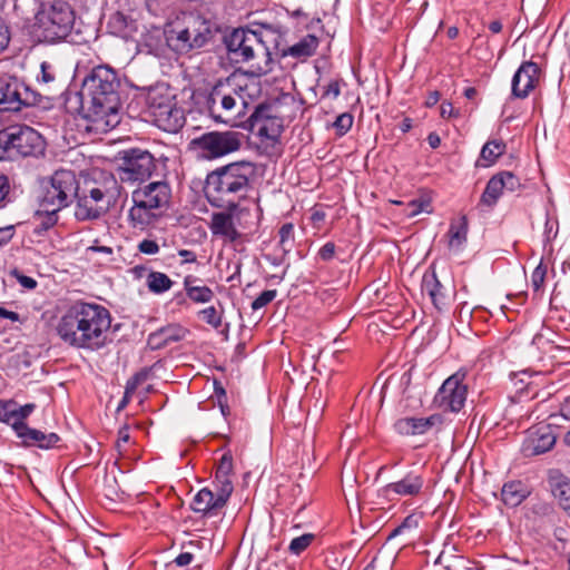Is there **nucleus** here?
I'll list each match as a JSON object with an SVG mask.
<instances>
[{"mask_svg":"<svg viewBox=\"0 0 570 570\" xmlns=\"http://www.w3.org/2000/svg\"><path fill=\"white\" fill-rule=\"evenodd\" d=\"M111 320L105 306L77 301L58 318L55 332L70 347L98 351L107 344Z\"/></svg>","mask_w":570,"mask_h":570,"instance_id":"nucleus-1","label":"nucleus"},{"mask_svg":"<svg viewBox=\"0 0 570 570\" xmlns=\"http://www.w3.org/2000/svg\"><path fill=\"white\" fill-rule=\"evenodd\" d=\"M257 175V164L246 159L219 166L206 177V197L210 205L235 212L253 190Z\"/></svg>","mask_w":570,"mask_h":570,"instance_id":"nucleus-2","label":"nucleus"},{"mask_svg":"<svg viewBox=\"0 0 570 570\" xmlns=\"http://www.w3.org/2000/svg\"><path fill=\"white\" fill-rule=\"evenodd\" d=\"M120 80L117 72L108 66L95 67L83 79L81 88L82 107L86 117L96 124L106 126L118 124L120 102Z\"/></svg>","mask_w":570,"mask_h":570,"instance_id":"nucleus-3","label":"nucleus"},{"mask_svg":"<svg viewBox=\"0 0 570 570\" xmlns=\"http://www.w3.org/2000/svg\"><path fill=\"white\" fill-rule=\"evenodd\" d=\"M218 31L215 22L196 11L178 14L165 29L167 46L178 55H187L210 42Z\"/></svg>","mask_w":570,"mask_h":570,"instance_id":"nucleus-4","label":"nucleus"},{"mask_svg":"<svg viewBox=\"0 0 570 570\" xmlns=\"http://www.w3.org/2000/svg\"><path fill=\"white\" fill-rule=\"evenodd\" d=\"M75 19V11L67 1H45L32 24V35L39 42L58 43L71 33Z\"/></svg>","mask_w":570,"mask_h":570,"instance_id":"nucleus-5","label":"nucleus"},{"mask_svg":"<svg viewBox=\"0 0 570 570\" xmlns=\"http://www.w3.org/2000/svg\"><path fill=\"white\" fill-rule=\"evenodd\" d=\"M171 198V188L167 181H151L140 186L131 194L132 207L128 217L134 228H145L153 224Z\"/></svg>","mask_w":570,"mask_h":570,"instance_id":"nucleus-6","label":"nucleus"},{"mask_svg":"<svg viewBox=\"0 0 570 570\" xmlns=\"http://www.w3.org/2000/svg\"><path fill=\"white\" fill-rule=\"evenodd\" d=\"M230 78L218 80L206 97V108L212 119L229 126H236L245 109V100Z\"/></svg>","mask_w":570,"mask_h":570,"instance_id":"nucleus-7","label":"nucleus"},{"mask_svg":"<svg viewBox=\"0 0 570 570\" xmlns=\"http://www.w3.org/2000/svg\"><path fill=\"white\" fill-rule=\"evenodd\" d=\"M229 58L236 62H247L262 58L264 66L259 62L252 65L257 75L267 73L272 56L268 47L263 42L261 35L249 29H234L224 38Z\"/></svg>","mask_w":570,"mask_h":570,"instance_id":"nucleus-8","label":"nucleus"},{"mask_svg":"<svg viewBox=\"0 0 570 570\" xmlns=\"http://www.w3.org/2000/svg\"><path fill=\"white\" fill-rule=\"evenodd\" d=\"M147 114L154 124L168 132H176L185 122L184 111L177 107L175 96L168 87H151L146 96Z\"/></svg>","mask_w":570,"mask_h":570,"instance_id":"nucleus-9","label":"nucleus"},{"mask_svg":"<svg viewBox=\"0 0 570 570\" xmlns=\"http://www.w3.org/2000/svg\"><path fill=\"white\" fill-rule=\"evenodd\" d=\"M0 147L9 156L38 157L46 149L43 137L26 125H13L0 130Z\"/></svg>","mask_w":570,"mask_h":570,"instance_id":"nucleus-10","label":"nucleus"},{"mask_svg":"<svg viewBox=\"0 0 570 570\" xmlns=\"http://www.w3.org/2000/svg\"><path fill=\"white\" fill-rule=\"evenodd\" d=\"M118 155L119 165L116 171L124 184H141L148 180L157 169L156 159L148 150L129 148Z\"/></svg>","mask_w":570,"mask_h":570,"instance_id":"nucleus-11","label":"nucleus"},{"mask_svg":"<svg viewBox=\"0 0 570 570\" xmlns=\"http://www.w3.org/2000/svg\"><path fill=\"white\" fill-rule=\"evenodd\" d=\"M76 198L75 217L79 222L100 218L115 203V194L104 185L96 183L78 189Z\"/></svg>","mask_w":570,"mask_h":570,"instance_id":"nucleus-12","label":"nucleus"},{"mask_svg":"<svg viewBox=\"0 0 570 570\" xmlns=\"http://www.w3.org/2000/svg\"><path fill=\"white\" fill-rule=\"evenodd\" d=\"M244 135L239 131H207L191 140L199 157L214 160L238 151L243 145Z\"/></svg>","mask_w":570,"mask_h":570,"instance_id":"nucleus-13","label":"nucleus"},{"mask_svg":"<svg viewBox=\"0 0 570 570\" xmlns=\"http://www.w3.org/2000/svg\"><path fill=\"white\" fill-rule=\"evenodd\" d=\"M39 95L11 73H0V112H16L38 102Z\"/></svg>","mask_w":570,"mask_h":570,"instance_id":"nucleus-14","label":"nucleus"},{"mask_svg":"<svg viewBox=\"0 0 570 570\" xmlns=\"http://www.w3.org/2000/svg\"><path fill=\"white\" fill-rule=\"evenodd\" d=\"M78 189L79 184L73 171L56 170L50 178L49 186L46 187L40 206L47 207L49 205L56 209H62L76 198Z\"/></svg>","mask_w":570,"mask_h":570,"instance_id":"nucleus-15","label":"nucleus"},{"mask_svg":"<svg viewBox=\"0 0 570 570\" xmlns=\"http://www.w3.org/2000/svg\"><path fill=\"white\" fill-rule=\"evenodd\" d=\"M468 370L459 368L450 375L439 389L435 395V403L450 412H460L465 404L469 386L466 384Z\"/></svg>","mask_w":570,"mask_h":570,"instance_id":"nucleus-16","label":"nucleus"},{"mask_svg":"<svg viewBox=\"0 0 570 570\" xmlns=\"http://www.w3.org/2000/svg\"><path fill=\"white\" fill-rule=\"evenodd\" d=\"M230 493L226 489L218 487L203 488L194 497L190 509L200 513L203 517L212 518L220 513L223 508L227 504Z\"/></svg>","mask_w":570,"mask_h":570,"instance_id":"nucleus-17","label":"nucleus"},{"mask_svg":"<svg viewBox=\"0 0 570 570\" xmlns=\"http://www.w3.org/2000/svg\"><path fill=\"white\" fill-rule=\"evenodd\" d=\"M425 479L420 471L412 470L400 480L391 482L382 488V495L390 501L401 498H415L422 494Z\"/></svg>","mask_w":570,"mask_h":570,"instance_id":"nucleus-18","label":"nucleus"},{"mask_svg":"<svg viewBox=\"0 0 570 570\" xmlns=\"http://www.w3.org/2000/svg\"><path fill=\"white\" fill-rule=\"evenodd\" d=\"M541 69L533 61H523L511 81V96L517 99H525L538 87Z\"/></svg>","mask_w":570,"mask_h":570,"instance_id":"nucleus-19","label":"nucleus"},{"mask_svg":"<svg viewBox=\"0 0 570 570\" xmlns=\"http://www.w3.org/2000/svg\"><path fill=\"white\" fill-rule=\"evenodd\" d=\"M556 440L550 425L535 426L528 431L521 451L528 458L543 454L553 448Z\"/></svg>","mask_w":570,"mask_h":570,"instance_id":"nucleus-20","label":"nucleus"},{"mask_svg":"<svg viewBox=\"0 0 570 570\" xmlns=\"http://www.w3.org/2000/svg\"><path fill=\"white\" fill-rule=\"evenodd\" d=\"M17 436L21 439L24 446H37L42 450L59 448L61 442V438L55 432L45 433L40 430L21 425L17 428Z\"/></svg>","mask_w":570,"mask_h":570,"instance_id":"nucleus-21","label":"nucleus"},{"mask_svg":"<svg viewBox=\"0 0 570 570\" xmlns=\"http://www.w3.org/2000/svg\"><path fill=\"white\" fill-rule=\"evenodd\" d=\"M188 330L180 324H168L149 334L147 344L151 350H160L171 343L184 340Z\"/></svg>","mask_w":570,"mask_h":570,"instance_id":"nucleus-22","label":"nucleus"},{"mask_svg":"<svg viewBox=\"0 0 570 570\" xmlns=\"http://www.w3.org/2000/svg\"><path fill=\"white\" fill-rule=\"evenodd\" d=\"M548 483L560 508L570 515V479L559 470H550Z\"/></svg>","mask_w":570,"mask_h":570,"instance_id":"nucleus-23","label":"nucleus"},{"mask_svg":"<svg viewBox=\"0 0 570 570\" xmlns=\"http://www.w3.org/2000/svg\"><path fill=\"white\" fill-rule=\"evenodd\" d=\"M252 127L256 128L257 135L269 140H277L281 136L283 127L276 117H263V110L256 109L250 116Z\"/></svg>","mask_w":570,"mask_h":570,"instance_id":"nucleus-24","label":"nucleus"},{"mask_svg":"<svg viewBox=\"0 0 570 570\" xmlns=\"http://www.w3.org/2000/svg\"><path fill=\"white\" fill-rule=\"evenodd\" d=\"M210 229L214 235L223 236L228 242H235L240 237L230 213H214Z\"/></svg>","mask_w":570,"mask_h":570,"instance_id":"nucleus-25","label":"nucleus"},{"mask_svg":"<svg viewBox=\"0 0 570 570\" xmlns=\"http://www.w3.org/2000/svg\"><path fill=\"white\" fill-rule=\"evenodd\" d=\"M422 291L426 293L435 308L441 311L446 304L444 286L440 283L434 271L426 272L422 278Z\"/></svg>","mask_w":570,"mask_h":570,"instance_id":"nucleus-26","label":"nucleus"},{"mask_svg":"<svg viewBox=\"0 0 570 570\" xmlns=\"http://www.w3.org/2000/svg\"><path fill=\"white\" fill-rule=\"evenodd\" d=\"M107 27L109 32L120 38H129L137 31V22L130 16L117 11L109 17Z\"/></svg>","mask_w":570,"mask_h":570,"instance_id":"nucleus-27","label":"nucleus"},{"mask_svg":"<svg viewBox=\"0 0 570 570\" xmlns=\"http://www.w3.org/2000/svg\"><path fill=\"white\" fill-rule=\"evenodd\" d=\"M233 473V456L230 452H226L222 455L215 472V479L212 483L213 487L226 489L228 493H233L234 485L230 479Z\"/></svg>","mask_w":570,"mask_h":570,"instance_id":"nucleus-28","label":"nucleus"},{"mask_svg":"<svg viewBox=\"0 0 570 570\" xmlns=\"http://www.w3.org/2000/svg\"><path fill=\"white\" fill-rule=\"evenodd\" d=\"M507 144L501 139L487 141L475 163L476 167H490L505 153Z\"/></svg>","mask_w":570,"mask_h":570,"instance_id":"nucleus-29","label":"nucleus"},{"mask_svg":"<svg viewBox=\"0 0 570 570\" xmlns=\"http://www.w3.org/2000/svg\"><path fill=\"white\" fill-rule=\"evenodd\" d=\"M318 38L314 35H306L297 43L283 51L284 56H291L297 59H306L313 56L318 47Z\"/></svg>","mask_w":570,"mask_h":570,"instance_id":"nucleus-30","label":"nucleus"},{"mask_svg":"<svg viewBox=\"0 0 570 570\" xmlns=\"http://www.w3.org/2000/svg\"><path fill=\"white\" fill-rule=\"evenodd\" d=\"M449 248L460 252L468 239V220L462 216L459 220L452 222L448 230Z\"/></svg>","mask_w":570,"mask_h":570,"instance_id":"nucleus-31","label":"nucleus"},{"mask_svg":"<svg viewBox=\"0 0 570 570\" xmlns=\"http://www.w3.org/2000/svg\"><path fill=\"white\" fill-rule=\"evenodd\" d=\"M527 497L528 491L520 481L508 482L501 490V499L509 507H518Z\"/></svg>","mask_w":570,"mask_h":570,"instance_id":"nucleus-32","label":"nucleus"},{"mask_svg":"<svg viewBox=\"0 0 570 570\" xmlns=\"http://www.w3.org/2000/svg\"><path fill=\"white\" fill-rule=\"evenodd\" d=\"M60 209L53 208V206L47 205L42 207V210H38L35 215L36 225L33 233L38 236H42L47 230L52 228L58 222V212Z\"/></svg>","mask_w":570,"mask_h":570,"instance_id":"nucleus-33","label":"nucleus"},{"mask_svg":"<svg viewBox=\"0 0 570 570\" xmlns=\"http://www.w3.org/2000/svg\"><path fill=\"white\" fill-rule=\"evenodd\" d=\"M502 178L500 176V173H498L497 175H493L487 186H485V189L484 191L482 193L481 195V203L489 206V207H492L497 204L498 199L500 198V196L502 195L503 190H504V183H502Z\"/></svg>","mask_w":570,"mask_h":570,"instance_id":"nucleus-34","label":"nucleus"},{"mask_svg":"<svg viewBox=\"0 0 570 570\" xmlns=\"http://www.w3.org/2000/svg\"><path fill=\"white\" fill-rule=\"evenodd\" d=\"M443 423L441 414H432L428 417L410 416V435H421L430 431L434 426Z\"/></svg>","mask_w":570,"mask_h":570,"instance_id":"nucleus-35","label":"nucleus"},{"mask_svg":"<svg viewBox=\"0 0 570 570\" xmlns=\"http://www.w3.org/2000/svg\"><path fill=\"white\" fill-rule=\"evenodd\" d=\"M146 284L151 293L163 294L173 287L174 282L165 273L150 272L147 276Z\"/></svg>","mask_w":570,"mask_h":570,"instance_id":"nucleus-36","label":"nucleus"},{"mask_svg":"<svg viewBox=\"0 0 570 570\" xmlns=\"http://www.w3.org/2000/svg\"><path fill=\"white\" fill-rule=\"evenodd\" d=\"M42 2L39 0H16L14 12L24 20H29L31 17L37 21V13L41 9Z\"/></svg>","mask_w":570,"mask_h":570,"instance_id":"nucleus-37","label":"nucleus"},{"mask_svg":"<svg viewBox=\"0 0 570 570\" xmlns=\"http://www.w3.org/2000/svg\"><path fill=\"white\" fill-rule=\"evenodd\" d=\"M279 247L284 254H288L294 247V225L292 223H285L278 230Z\"/></svg>","mask_w":570,"mask_h":570,"instance_id":"nucleus-38","label":"nucleus"},{"mask_svg":"<svg viewBox=\"0 0 570 570\" xmlns=\"http://www.w3.org/2000/svg\"><path fill=\"white\" fill-rule=\"evenodd\" d=\"M12 410L14 412L12 429L17 433L18 426H28L24 421L36 410V404L27 403L22 406H18V404L14 402V409Z\"/></svg>","mask_w":570,"mask_h":570,"instance_id":"nucleus-39","label":"nucleus"},{"mask_svg":"<svg viewBox=\"0 0 570 570\" xmlns=\"http://www.w3.org/2000/svg\"><path fill=\"white\" fill-rule=\"evenodd\" d=\"M215 294L213 289L208 286H195L194 288H188L187 297L194 303H208L214 298Z\"/></svg>","mask_w":570,"mask_h":570,"instance_id":"nucleus-40","label":"nucleus"},{"mask_svg":"<svg viewBox=\"0 0 570 570\" xmlns=\"http://www.w3.org/2000/svg\"><path fill=\"white\" fill-rule=\"evenodd\" d=\"M548 273V266L542 262L533 269L531 275V287L534 293H541L544 288V281Z\"/></svg>","mask_w":570,"mask_h":570,"instance_id":"nucleus-41","label":"nucleus"},{"mask_svg":"<svg viewBox=\"0 0 570 570\" xmlns=\"http://www.w3.org/2000/svg\"><path fill=\"white\" fill-rule=\"evenodd\" d=\"M198 316L214 328H218L222 325L223 312H219L215 306L199 311Z\"/></svg>","mask_w":570,"mask_h":570,"instance_id":"nucleus-42","label":"nucleus"},{"mask_svg":"<svg viewBox=\"0 0 570 570\" xmlns=\"http://www.w3.org/2000/svg\"><path fill=\"white\" fill-rule=\"evenodd\" d=\"M314 539L315 535L313 533H305L294 538L289 543L288 550L292 554L299 556L311 546Z\"/></svg>","mask_w":570,"mask_h":570,"instance_id":"nucleus-43","label":"nucleus"},{"mask_svg":"<svg viewBox=\"0 0 570 570\" xmlns=\"http://www.w3.org/2000/svg\"><path fill=\"white\" fill-rule=\"evenodd\" d=\"M37 80L50 87L56 81V70L51 62L42 61L40 65V75L37 76Z\"/></svg>","mask_w":570,"mask_h":570,"instance_id":"nucleus-44","label":"nucleus"},{"mask_svg":"<svg viewBox=\"0 0 570 570\" xmlns=\"http://www.w3.org/2000/svg\"><path fill=\"white\" fill-rule=\"evenodd\" d=\"M354 117L350 112L338 115L333 122L337 136H344L353 126Z\"/></svg>","mask_w":570,"mask_h":570,"instance_id":"nucleus-45","label":"nucleus"},{"mask_svg":"<svg viewBox=\"0 0 570 570\" xmlns=\"http://www.w3.org/2000/svg\"><path fill=\"white\" fill-rule=\"evenodd\" d=\"M277 295L276 289H266L262 292L253 302L252 309L257 311L268 305Z\"/></svg>","mask_w":570,"mask_h":570,"instance_id":"nucleus-46","label":"nucleus"},{"mask_svg":"<svg viewBox=\"0 0 570 570\" xmlns=\"http://www.w3.org/2000/svg\"><path fill=\"white\" fill-rule=\"evenodd\" d=\"M14 401H0V422L7 423L12 426L14 419Z\"/></svg>","mask_w":570,"mask_h":570,"instance_id":"nucleus-47","label":"nucleus"},{"mask_svg":"<svg viewBox=\"0 0 570 570\" xmlns=\"http://www.w3.org/2000/svg\"><path fill=\"white\" fill-rule=\"evenodd\" d=\"M502 183H504V189L514 191L520 188V179L511 171H500Z\"/></svg>","mask_w":570,"mask_h":570,"instance_id":"nucleus-48","label":"nucleus"},{"mask_svg":"<svg viewBox=\"0 0 570 570\" xmlns=\"http://www.w3.org/2000/svg\"><path fill=\"white\" fill-rule=\"evenodd\" d=\"M147 371H141L136 373L130 380L127 381L126 384V396L131 395L137 386L141 384L147 379Z\"/></svg>","mask_w":570,"mask_h":570,"instance_id":"nucleus-49","label":"nucleus"},{"mask_svg":"<svg viewBox=\"0 0 570 570\" xmlns=\"http://www.w3.org/2000/svg\"><path fill=\"white\" fill-rule=\"evenodd\" d=\"M10 193V183L8 176L0 174V209L6 207L8 204Z\"/></svg>","mask_w":570,"mask_h":570,"instance_id":"nucleus-50","label":"nucleus"},{"mask_svg":"<svg viewBox=\"0 0 570 570\" xmlns=\"http://www.w3.org/2000/svg\"><path fill=\"white\" fill-rule=\"evenodd\" d=\"M429 205H430L429 202H425V200H419V199L411 200L406 207V216L414 217V216L419 215L420 213H422L423 210H425V208L429 207Z\"/></svg>","mask_w":570,"mask_h":570,"instance_id":"nucleus-51","label":"nucleus"},{"mask_svg":"<svg viewBox=\"0 0 570 570\" xmlns=\"http://www.w3.org/2000/svg\"><path fill=\"white\" fill-rule=\"evenodd\" d=\"M11 276H13L18 281V283L27 289H33L37 287V281L35 278L23 275L18 269H13L11 272Z\"/></svg>","mask_w":570,"mask_h":570,"instance_id":"nucleus-52","label":"nucleus"},{"mask_svg":"<svg viewBox=\"0 0 570 570\" xmlns=\"http://www.w3.org/2000/svg\"><path fill=\"white\" fill-rule=\"evenodd\" d=\"M440 115L444 119L459 118L461 116L460 110L454 108L449 101H443L440 106Z\"/></svg>","mask_w":570,"mask_h":570,"instance_id":"nucleus-53","label":"nucleus"},{"mask_svg":"<svg viewBox=\"0 0 570 570\" xmlns=\"http://www.w3.org/2000/svg\"><path fill=\"white\" fill-rule=\"evenodd\" d=\"M335 249V244L333 242H327L320 248L317 255L322 261L330 262L334 258Z\"/></svg>","mask_w":570,"mask_h":570,"instance_id":"nucleus-54","label":"nucleus"},{"mask_svg":"<svg viewBox=\"0 0 570 570\" xmlns=\"http://www.w3.org/2000/svg\"><path fill=\"white\" fill-rule=\"evenodd\" d=\"M138 249L142 254L154 255L159 252V245L156 240L142 239L138 245Z\"/></svg>","mask_w":570,"mask_h":570,"instance_id":"nucleus-55","label":"nucleus"},{"mask_svg":"<svg viewBox=\"0 0 570 570\" xmlns=\"http://www.w3.org/2000/svg\"><path fill=\"white\" fill-rule=\"evenodd\" d=\"M393 428L397 434L410 436V416L396 420Z\"/></svg>","mask_w":570,"mask_h":570,"instance_id":"nucleus-56","label":"nucleus"},{"mask_svg":"<svg viewBox=\"0 0 570 570\" xmlns=\"http://www.w3.org/2000/svg\"><path fill=\"white\" fill-rule=\"evenodd\" d=\"M9 41H10L9 27L0 18V53L8 47Z\"/></svg>","mask_w":570,"mask_h":570,"instance_id":"nucleus-57","label":"nucleus"},{"mask_svg":"<svg viewBox=\"0 0 570 570\" xmlns=\"http://www.w3.org/2000/svg\"><path fill=\"white\" fill-rule=\"evenodd\" d=\"M194 560V554L190 553V552H181L180 554H178L175 560H174V563H176L178 567H186L188 564H190Z\"/></svg>","mask_w":570,"mask_h":570,"instance_id":"nucleus-58","label":"nucleus"},{"mask_svg":"<svg viewBox=\"0 0 570 570\" xmlns=\"http://www.w3.org/2000/svg\"><path fill=\"white\" fill-rule=\"evenodd\" d=\"M14 235L13 226L0 227V245L9 243Z\"/></svg>","mask_w":570,"mask_h":570,"instance_id":"nucleus-59","label":"nucleus"},{"mask_svg":"<svg viewBox=\"0 0 570 570\" xmlns=\"http://www.w3.org/2000/svg\"><path fill=\"white\" fill-rule=\"evenodd\" d=\"M178 255L184 258L181 264L195 263L197 261L196 254L188 249L178 250Z\"/></svg>","mask_w":570,"mask_h":570,"instance_id":"nucleus-60","label":"nucleus"},{"mask_svg":"<svg viewBox=\"0 0 570 570\" xmlns=\"http://www.w3.org/2000/svg\"><path fill=\"white\" fill-rule=\"evenodd\" d=\"M440 92L438 90H434V91H430L428 97H426V100H425V106L426 107H433L434 105L438 104V101L440 100Z\"/></svg>","mask_w":570,"mask_h":570,"instance_id":"nucleus-61","label":"nucleus"},{"mask_svg":"<svg viewBox=\"0 0 570 570\" xmlns=\"http://www.w3.org/2000/svg\"><path fill=\"white\" fill-rule=\"evenodd\" d=\"M426 140H428V142H429V145H430V147H431L432 149H436V148H439V147H440V145H441V138H440V136H439L436 132H434V131H432V132H430V134L428 135Z\"/></svg>","mask_w":570,"mask_h":570,"instance_id":"nucleus-62","label":"nucleus"},{"mask_svg":"<svg viewBox=\"0 0 570 570\" xmlns=\"http://www.w3.org/2000/svg\"><path fill=\"white\" fill-rule=\"evenodd\" d=\"M560 412L564 419L570 420V395L567 396L561 403Z\"/></svg>","mask_w":570,"mask_h":570,"instance_id":"nucleus-63","label":"nucleus"},{"mask_svg":"<svg viewBox=\"0 0 570 570\" xmlns=\"http://www.w3.org/2000/svg\"><path fill=\"white\" fill-rule=\"evenodd\" d=\"M340 86L336 81L330 82L325 90L326 95H333L335 98L340 96Z\"/></svg>","mask_w":570,"mask_h":570,"instance_id":"nucleus-64","label":"nucleus"}]
</instances>
